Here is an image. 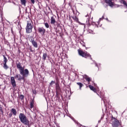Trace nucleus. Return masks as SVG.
I'll use <instances>...</instances> for the list:
<instances>
[{"label":"nucleus","instance_id":"f257e3e1","mask_svg":"<svg viewBox=\"0 0 127 127\" xmlns=\"http://www.w3.org/2000/svg\"><path fill=\"white\" fill-rule=\"evenodd\" d=\"M16 66L17 69L19 70L20 74L22 75L24 81H25V78H27V77H28L29 75V70H28L27 68L24 69V66H22L21 63H20L18 60L16 61Z\"/></svg>","mask_w":127,"mask_h":127},{"label":"nucleus","instance_id":"f03ea898","mask_svg":"<svg viewBox=\"0 0 127 127\" xmlns=\"http://www.w3.org/2000/svg\"><path fill=\"white\" fill-rule=\"evenodd\" d=\"M19 119L22 124L25 126H28V127L29 126V120L25 114L20 113L19 114Z\"/></svg>","mask_w":127,"mask_h":127},{"label":"nucleus","instance_id":"7ed1b4c3","mask_svg":"<svg viewBox=\"0 0 127 127\" xmlns=\"http://www.w3.org/2000/svg\"><path fill=\"white\" fill-rule=\"evenodd\" d=\"M15 79H17L18 81H21L22 80L24 81L23 77L21 76L20 74H16L14 77H11L10 82L13 88H15V87H16V83Z\"/></svg>","mask_w":127,"mask_h":127},{"label":"nucleus","instance_id":"20e7f679","mask_svg":"<svg viewBox=\"0 0 127 127\" xmlns=\"http://www.w3.org/2000/svg\"><path fill=\"white\" fill-rule=\"evenodd\" d=\"M110 124H111L112 127H119L121 126V122H120V121L114 117L113 116H112L111 117Z\"/></svg>","mask_w":127,"mask_h":127},{"label":"nucleus","instance_id":"39448f33","mask_svg":"<svg viewBox=\"0 0 127 127\" xmlns=\"http://www.w3.org/2000/svg\"><path fill=\"white\" fill-rule=\"evenodd\" d=\"M33 28V24L32 21L29 20L27 22V26L26 27V31L27 33H31L32 32V29Z\"/></svg>","mask_w":127,"mask_h":127},{"label":"nucleus","instance_id":"423d86ee","mask_svg":"<svg viewBox=\"0 0 127 127\" xmlns=\"http://www.w3.org/2000/svg\"><path fill=\"white\" fill-rule=\"evenodd\" d=\"M78 53L80 56L81 57H83L84 58H88V57H90L91 60H92V56L90 54L88 53L87 52H84L81 50H78Z\"/></svg>","mask_w":127,"mask_h":127},{"label":"nucleus","instance_id":"0eeeda50","mask_svg":"<svg viewBox=\"0 0 127 127\" xmlns=\"http://www.w3.org/2000/svg\"><path fill=\"white\" fill-rule=\"evenodd\" d=\"M29 41L31 42L35 48H38V44L37 42L34 40V38L32 36H30L28 37Z\"/></svg>","mask_w":127,"mask_h":127},{"label":"nucleus","instance_id":"6e6552de","mask_svg":"<svg viewBox=\"0 0 127 127\" xmlns=\"http://www.w3.org/2000/svg\"><path fill=\"white\" fill-rule=\"evenodd\" d=\"M37 31L41 35H44L45 32H46V30L43 27H39L37 28Z\"/></svg>","mask_w":127,"mask_h":127},{"label":"nucleus","instance_id":"1a4fd4ad","mask_svg":"<svg viewBox=\"0 0 127 127\" xmlns=\"http://www.w3.org/2000/svg\"><path fill=\"white\" fill-rule=\"evenodd\" d=\"M113 0H105V2L108 4L109 6L113 7V6L114 5Z\"/></svg>","mask_w":127,"mask_h":127},{"label":"nucleus","instance_id":"9d476101","mask_svg":"<svg viewBox=\"0 0 127 127\" xmlns=\"http://www.w3.org/2000/svg\"><path fill=\"white\" fill-rule=\"evenodd\" d=\"M56 85V93H61L62 89L60 87V84H55Z\"/></svg>","mask_w":127,"mask_h":127},{"label":"nucleus","instance_id":"9b49d317","mask_svg":"<svg viewBox=\"0 0 127 127\" xmlns=\"http://www.w3.org/2000/svg\"><path fill=\"white\" fill-rule=\"evenodd\" d=\"M56 16H53L51 17V24H53L54 25H55L56 23Z\"/></svg>","mask_w":127,"mask_h":127},{"label":"nucleus","instance_id":"f8f14e48","mask_svg":"<svg viewBox=\"0 0 127 127\" xmlns=\"http://www.w3.org/2000/svg\"><path fill=\"white\" fill-rule=\"evenodd\" d=\"M88 87L90 89V90H91V91H93V92L94 93H97V89H96V88L94 87V86H93V85H88Z\"/></svg>","mask_w":127,"mask_h":127},{"label":"nucleus","instance_id":"ddd939ff","mask_svg":"<svg viewBox=\"0 0 127 127\" xmlns=\"http://www.w3.org/2000/svg\"><path fill=\"white\" fill-rule=\"evenodd\" d=\"M10 112L13 115V116H16L17 115V111H16V109L14 108H12L10 110Z\"/></svg>","mask_w":127,"mask_h":127},{"label":"nucleus","instance_id":"4468645a","mask_svg":"<svg viewBox=\"0 0 127 127\" xmlns=\"http://www.w3.org/2000/svg\"><path fill=\"white\" fill-rule=\"evenodd\" d=\"M47 57H49V56L47 54V53H44L42 57L43 60H44V61H45Z\"/></svg>","mask_w":127,"mask_h":127},{"label":"nucleus","instance_id":"2eb2a0df","mask_svg":"<svg viewBox=\"0 0 127 127\" xmlns=\"http://www.w3.org/2000/svg\"><path fill=\"white\" fill-rule=\"evenodd\" d=\"M34 107V99H32L30 102V108L33 109Z\"/></svg>","mask_w":127,"mask_h":127},{"label":"nucleus","instance_id":"dca6fc26","mask_svg":"<svg viewBox=\"0 0 127 127\" xmlns=\"http://www.w3.org/2000/svg\"><path fill=\"white\" fill-rule=\"evenodd\" d=\"M84 79L88 82V84H90V82H91V78L86 75L84 77Z\"/></svg>","mask_w":127,"mask_h":127},{"label":"nucleus","instance_id":"f3484780","mask_svg":"<svg viewBox=\"0 0 127 127\" xmlns=\"http://www.w3.org/2000/svg\"><path fill=\"white\" fill-rule=\"evenodd\" d=\"M21 4L25 6L26 5V0H20Z\"/></svg>","mask_w":127,"mask_h":127},{"label":"nucleus","instance_id":"a211bd4d","mask_svg":"<svg viewBox=\"0 0 127 127\" xmlns=\"http://www.w3.org/2000/svg\"><path fill=\"white\" fill-rule=\"evenodd\" d=\"M76 84H77V85H78V86H79V89L81 90L82 89V87H83V86H84V84H83L81 82H77Z\"/></svg>","mask_w":127,"mask_h":127},{"label":"nucleus","instance_id":"6ab92c4d","mask_svg":"<svg viewBox=\"0 0 127 127\" xmlns=\"http://www.w3.org/2000/svg\"><path fill=\"white\" fill-rule=\"evenodd\" d=\"M72 19H73V20H75V21H76V22H79V19L78 18V17H77V16H74L73 17H72Z\"/></svg>","mask_w":127,"mask_h":127},{"label":"nucleus","instance_id":"aec40b11","mask_svg":"<svg viewBox=\"0 0 127 127\" xmlns=\"http://www.w3.org/2000/svg\"><path fill=\"white\" fill-rule=\"evenodd\" d=\"M3 67L4 68V69H5V70H7V69H8L9 67L7 65V64H6V63H4L3 64Z\"/></svg>","mask_w":127,"mask_h":127},{"label":"nucleus","instance_id":"412c9836","mask_svg":"<svg viewBox=\"0 0 127 127\" xmlns=\"http://www.w3.org/2000/svg\"><path fill=\"white\" fill-rule=\"evenodd\" d=\"M3 63H7V58H6V57H5L4 55H3Z\"/></svg>","mask_w":127,"mask_h":127},{"label":"nucleus","instance_id":"4be33fe9","mask_svg":"<svg viewBox=\"0 0 127 127\" xmlns=\"http://www.w3.org/2000/svg\"><path fill=\"white\" fill-rule=\"evenodd\" d=\"M121 3H123V4H124V5H126V6L127 7V1H126V0H121Z\"/></svg>","mask_w":127,"mask_h":127},{"label":"nucleus","instance_id":"5701e85b","mask_svg":"<svg viewBox=\"0 0 127 127\" xmlns=\"http://www.w3.org/2000/svg\"><path fill=\"white\" fill-rule=\"evenodd\" d=\"M44 24L46 28H49L50 25H49V24L48 23H47V22L45 23H45H44Z\"/></svg>","mask_w":127,"mask_h":127},{"label":"nucleus","instance_id":"b1692460","mask_svg":"<svg viewBox=\"0 0 127 127\" xmlns=\"http://www.w3.org/2000/svg\"><path fill=\"white\" fill-rule=\"evenodd\" d=\"M56 97L58 100H60V92H56Z\"/></svg>","mask_w":127,"mask_h":127},{"label":"nucleus","instance_id":"393cba45","mask_svg":"<svg viewBox=\"0 0 127 127\" xmlns=\"http://www.w3.org/2000/svg\"><path fill=\"white\" fill-rule=\"evenodd\" d=\"M56 83L55 84H59V83H60V80H59V78L58 77L56 78Z\"/></svg>","mask_w":127,"mask_h":127},{"label":"nucleus","instance_id":"a878e982","mask_svg":"<svg viewBox=\"0 0 127 127\" xmlns=\"http://www.w3.org/2000/svg\"><path fill=\"white\" fill-rule=\"evenodd\" d=\"M53 84H55V81H53V80H52V81H51V82L50 83V86L51 87H52Z\"/></svg>","mask_w":127,"mask_h":127},{"label":"nucleus","instance_id":"bb28decb","mask_svg":"<svg viewBox=\"0 0 127 127\" xmlns=\"http://www.w3.org/2000/svg\"><path fill=\"white\" fill-rule=\"evenodd\" d=\"M19 98L20 99V100H24V95L21 94L19 96Z\"/></svg>","mask_w":127,"mask_h":127},{"label":"nucleus","instance_id":"cd10ccee","mask_svg":"<svg viewBox=\"0 0 127 127\" xmlns=\"http://www.w3.org/2000/svg\"><path fill=\"white\" fill-rule=\"evenodd\" d=\"M12 115H13V114L10 112V113L8 115V118L9 119H10V118H11V117H12Z\"/></svg>","mask_w":127,"mask_h":127},{"label":"nucleus","instance_id":"c85d7f7f","mask_svg":"<svg viewBox=\"0 0 127 127\" xmlns=\"http://www.w3.org/2000/svg\"><path fill=\"white\" fill-rule=\"evenodd\" d=\"M0 111L3 113V110H2V106L1 105H0Z\"/></svg>","mask_w":127,"mask_h":127},{"label":"nucleus","instance_id":"c756f323","mask_svg":"<svg viewBox=\"0 0 127 127\" xmlns=\"http://www.w3.org/2000/svg\"><path fill=\"white\" fill-rule=\"evenodd\" d=\"M68 5H69V6H70V7L72 8V2H69L68 3Z\"/></svg>","mask_w":127,"mask_h":127},{"label":"nucleus","instance_id":"7c9ffc66","mask_svg":"<svg viewBox=\"0 0 127 127\" xmlns=\"http://www.w3.org/2000/svg\"><path fill=\"white\" fill-rule=\"evenodd\" d=\"M29 49L31 52H33V50H32V48H31V47H30Z\"/></svg>","mask_w":127,"mask_h":127},{"label":"nucleus","instance_id":"2f4dec72","mask_svg":"<svg viewBox=\"0 0 127 127\" xmlns=\"http://www.w3.org/2000/svg\"><path fill=\"white\" fill-rule=\"evenodd\" d=\"M31 2L32 3H33V4H34V3H35V0H30Z\"/></svg>","mask_w":127,"mask_h":127},{"label":"nucleus","instance_id":"473e14b6","mask_svg":"<svg viewBox=\"0 0 127 127\" xmlns=\"http://www.w3.org/2000/svg\"><path fill=\"white\" fill-rule=\"evenodd\" d=\"M32 92H33V94H34L35 95H36V90H33Z\"/></svg>","mask_w":127,"mask_h":127},{"label":"nucleus","instance_id":"72a5a7b5","mask_svg":"<svg viewBox=\"0 0 127 127\" xmlns=\"http://www.w3.org/2000/svg\"><path fill=\"white\" fill-rule=\"evenodd\" d=\"M57 27H60V23H58V22H57Z\"/></svg>","mask_w":127,"mask_h":127},{"label":"nucleus","instance_id":"f704fd0d","mask_svg":"<svg viewBox=\"0 0 127 127\" xmlns=\"http://www.w3.org/2000/svg\"><path fill=\"white\" fill-rule=\"evenodd\" d=\"M89 18H88V20H87V23H89Z\"/></svg>","mask_w":127,"mask_h":127},{"label":"nucleus","instance_id":"c9c22d12","mask_svg":"<svg viewBox=\"0 0 127 127\" xmlns=\"http://www.w3.org/2000/svg\"><path fill=\"white\" fill-rule=\"evenodd\" d=\"M11 32L12 34H13V31L12 30V29H11Z\"/></svg>","mask_w":127,"mask_h":127},{"label":"nucleus","instance_id":"e433bc0d","mask_svg":"<svg viewBox=\"0 0 127 127\" xmlns=\"http://www.w3.org/2000/svg\"><path fill=\"white\" fill-rule=\"evenodd\" d=\"M27 12V9H26V13Z\"/></svg>","mask_w":127,"mask_h":127},{"label":"nucleus","instance_id":"4c0bfd02","mask_svg":"<svg viewBox=\"0 0 127 127\" xmlns=\"http://www.w3.org/2000/svg\"><path fill=\"white\" fill-rule=\"evenodd\" d=\"M85 16H86V17H87L88 16V15H85Z\"/></svg>","mask_w":127,"mask_h":127},{"label":"nucleus","instance_id":"58836bf2","mask_svg":"<svg viewBox=\"0 0 127 127\" xmlns=\"http://www.w3.org/2000/svg\"><path fill=\"white\" fill-rule=\"evenodd\" d=\"M94 86H96V85L95 84V83H94Z\"/></svg>","mask_w":127,"mask_h":127}]
</instances>
